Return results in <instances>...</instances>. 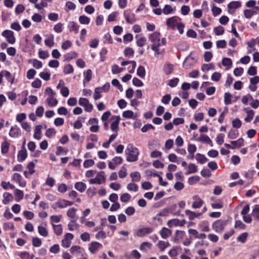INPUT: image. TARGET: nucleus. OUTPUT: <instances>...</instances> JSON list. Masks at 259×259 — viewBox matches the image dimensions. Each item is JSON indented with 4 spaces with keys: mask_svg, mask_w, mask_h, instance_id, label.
Segmentation results:
<instances>
[{
    "mask_svg": "<svg viewBox=\"0 0 259 259\" xmlns=\"http://www.w3.org/2000/svg\"><path fill=\"white\" fill-rule=\"evenodd\" d=\"M40 77L46 81L50 80L51 74L49 72H41L39 74Z\"/></svg>",
    "mask_w": 259,
    "mask_h": 259,
    "instance_id": "nucleus-63",
    "label": "nucleus"
},
{
    "mask_svg": "<svg viewBox=\"0 0 259 259\" xmlns=\"http://www.w3.org/2000/svg\"><path fill=\"white\" fill-rule=\"evenodd\" d=\"M32 20L36 23H39L41 21L42 17L39 14L35 13L31 17Z\"/></svg>",
    "mask_w": 259,
    "mask_h": 259,
    "instance_id": "nucleus-64",
    "label": "nucleus"
},
{
    "mask_svg": "<svg viewBox=\"0 0 259 259\" xmlns=\"http://www.w3.org/2000/svg\"><path fill=\"white\" fill-rule=\"evenodd\" d=\"M84 79L83 81V86L85 87V83L89 82L92 78V71L91 69H88L86 72H84Z\"/></svg>",
    "mask_w": 259,
    "mask_h": 259,
    "instance_id": "nucleus-21",
    "label": "nucleus"
},
{
    "mask_svg": "<svg viewBox=\"0 0 259 259\" xmlns=\"http://www.w3.org/2000/svg\"><path fill=\"white\" fill-rule=\"evenodd\" d=\"M197 171V167L194 163H190L188 165V170L185 173L186 175L195 173Z\"/></svg>",
    "mask_w": 259,
    "mask_h": 259,
    "instance_id": "nucleus-43",
    "label": "nucleus"
},
{
    "mask_svg": "<svg viewBox=\"0 0 259 259\" xmlns=\"http://www.w3.org/2000/svg\"><path fill=\"white\" fill-rule=\"evenodd\" d=\"M153 231V229L151 227H145L141 228L137 231V235L139 237H143L152 233Z\"/></svg>",
    "mask_w": 259,
    "mask_h": 259,
    "instance_id": "nucleus-13",
    "label": "nucleus"
},
{
    "mask_svg": "<svg viewBox=\"0 0 259 259\" xmlns=\"http://www.w3.org/2000/svg\"><path fill=\"white\" fill-rule=\"evenodd\" d=\"M103 39L104 43H107L109 44H112L113 43L112 36L109 33H107L104 35Z\"/></svg>",
    "mask_w": 259,
    "mask_h": 259,
    "instance_id": "nucleus-57",
    "label": "nucleus"
},
{
    "mask_svg": "<svg viewBox=\"0 0 259 259\" xmlns=\"http://www.w3.org/2000/svg\"><path fill=\"white\" fill-rule=\"evenodd\" d=\"M70 252L78 256L84 251V249L79 246H72L70 249Z\"/></svg>",
    "mask_w": 259,
    "mask_h": 259,
    "instance_id": "nucleus-17",
    "label": "nucleus"
},
{
    "mask_svg": "<svg viewBox=\"0 0 259 259\" xmlns=\"http://www.w3.org/2000/svg\"><path fill=\"white\" fill-rule=\"evenodd\" d=\"M3 203L5 205L8 204L13 200V196L10 193L5 192L3 194Z\"/></svg>",
    "mask_w": 259,
    "mask_h": 259,
    "instance_id": "nucleus-24",
    "label": "nucleus"
},
{
    "mask_svg": "<svg viewBox=\"0 0 259 259\" xmlns=\"http://www.w3.org/2000/svg\"><path fill=\"white\" fill-rule=\"evenodd\" d=\"M47 102L50 107H55L58 103L57 99L54 98V96L48 97L47 99Z\"/></svg>",
    "mask_w": 259,
    "mask_h": 259,
    "instance_id": "nucleus-35",
    "label": "nucleus"
},
{
    "mask_svg": "<svg viewBox=\"0 0 259 259\" xmlns=\"http://www.w3.org/2000/svg\"><path fill=\"white\" fill-rule=\"evenodd\" d=\"M78 54L75 52H71L68 53L64 55L65 60L67 61H70L73 59L77 58Z\"/></svg>",
    "mask_w": 259,
    "mask_h": 259,
    "instance_id": "nucleus-47",
    "label": "nucleus"
},
{
    "mask_svg": "<svg viewBox=\"0 0 259 259\" xmlns=\"http://www.w3.org/2000/svg\"><path fill=\"white\" fill-rule=\"evenodd\" d=\"M211 11L212 13V15L213 16L215 17L219 15H220L222 13V10L221 8L217 7V6L213 5Z\"/></svg>",
    "mask_w": 259,
    "mask_h": 259,
    "instance_id": "nucleus-62",
    "label": "nucleus"
},
{
    "mask_svg": "<svg viewBox=\"0 0 259 259\" xmlns=\"http://www.w3.org/2000/svg\"><path fill=\"white\" fill-rule=\"evenodd\" d=\"M41 125H38L35 127L33 137L35 139L40 140L41 139Z\"/></svg>",
    "mask_w": 259,
    "mask_h": 259,
    "instance_id": "nucleus-36",
    "label": "nucleus"
},
{
    "mask_svg": "<svg viewBox=\"0 0 259 259\" xmlns=\"http://www.w3.org/2000/svg\"><path fill=\"white\" fill-rule=\"evenodd\" d=\"M179 19V17L177 16H173L168 18L166 22L167 26L173 30L175 29Z\"/></svg>",
    "mask_w": 259,
    "mask_h": 259,
    "instance_id": "nucleus-11",
    "label": "nucleus"
},
{
    "mask_svg": "<svg viewBox=\"0 0 259 259\" xmlns=\"http://www.w3.org/2000/svg\"><path fill=\"white\" fill-rule=\"evenodd\" d=\"M251 215L255 220L259 221V204L254 206Z\"/></svg>",
    "mask_w": 259,
    "mask_h": 259,
    "instance_id": "nucleus-28",
    "label": "nucleus"
},
{
    "mask_svg": "<svg viewBox=\"0 0 259 259\" xmlns=\"http://www.w3.org/2000/svg\"><path fill=\"white\" fill-rule=\"evenodd\" d=\"M227 224L226 221L218 220L215 221L212 224V229L215 232L222 231Z\"/></svg>",
    "mask_w": 259,
    "mask_h": 259,
    "instance_id": "nucleus-5",
    "label": "nucleus"
},
{
    "mask_svg": "<svg viewBox=\"0 0 259 259\" xmlns=\"http://www.w3.org/2000/svg\"><path fill=\"white\" fill-rule=\"evenodd\" d=\"M186 223V221L183 220L182 221H180L178 219H174L171 220H169L167 222V225L169 227L171 228L173 226H183Z\"/></svg>",
    "mask_w": 259,
    "mask_h": 259,
    "instance_id": "nucleus-12",
    "label": "nucleus"
},
{
    "mask_svg": "<svg viewBox=\"0 0 259 259\" xmlns=\"http://www.w3.org/2000/svg\"><path fill=\"white\" fill-rule=\"evenodd\" d=\"M197 141L202 143H206L213 146L212 141L210 140L209 137L206 135H201L200 137L197 139Z\"/></svg>",
    "mask_w": 259,
    "mask_h": 259,
    "instance_id": "nucleus-19",
    "label": "nucleus"
},
{
    "mask_svg": "<svg viewBox=\"0 0 259 259\" xmlns=\"http://www.w3.org/2000/svg\"><path fill=\"white\" fill-rule=\"evenodd\" d=\"M2 35L6 38L8 43L14 44L15 42L16 38L13 31L10 30H5L2 32Z\"/></svg>",
    "mask_w": 259,
    "mask_h": 259,
    "instance_id": "nucleus-3",
    "label": "nucleus"
},
{
    "mask_svg": "<svg viewBox=\"0 0 259 259\" xmlns=\"http://www.w3.org/2000/svg\"><path fill=\"white\" fill-rule=\"evenodd\" d=\"M20 129L17 126H12L10 132L9 136L11 137H17L20 135Z\"/></svg>",
    "mask_w": 259,
    "mask_h": 259,
    "instance_id": "nucleus-18",
    "label": "nucleus"
},
{
    "mask_svg": "<svg viewBox=\"0 0 259 259\" xmlns=\"http://www.w3.org/2000/svg\"><path fill=\"white\" fill-rule=\"evenodd\" d=\"M102 244L96 241H93L89 244V250L92 253H95L98 249L102 248Z\"/></svg>",
    "mask_w": 259,
    "mask_h": 259,
    "instance_id": "nucleus-9",
    "label": "nucleus"
},
{
    "mask_svg": "<svg viewBox=\"0 0 259 259\" xmlns=\"http://www.w3.org/2000/svg\"><path fill=\"white\" fill-rule=\"evenodd\" d=\"M79 26L74 21H70L68 24V28L70 32L74 31L77 34L79 31Z\"/></svg>",
    "mask_w": 259,
    "mask_h": 259,
    "instance_id": "nucleus-14",
    "label": "nucleus"
},
{
    "mask_svg": "<svg viewBox=\"0 0 259 259\" xmlns=\"http://www.w3.org/2000/svg\"><path fill=\"white\" fill-rule=\"evenodd\" d=\"M123 16L126 22L128 24H133L136 21L135 14L131 10L124 11Z\"/></svg>",
    "mask_w": 259,
    "mask_h": 259,
    "instance_id": "nucleus-4",
    "label": "nucleus"
},
{
    "mask_svg": "<svg viewBox=\"0 0 259 259\" xmlns=\"http://www.w3.org/2000/svg\"><path fill=\"white\" fill-rule=\"evenodd\" d=\"M65 199H60L56 202L52 206L54 209L57 208H63L66 207V202H65Z\"/></svg>",
    "mask_w": 259,
    "mask_h": 259,
    "instance_id": "nucleus-31",
    "label": "nucleus"
},
{
    "mask_svg": "<svg viewBox=\"0 0 259 259\" xmlns=\"http://www.w3.org/2000/svg\"><path fill=\"white\" fill-rule=\"evenodd\" d=\"M67 186L64 183L58 184L57 190L61 193H65L67 191Z\"/></svg>",
    "mask_w": 259,
    "mask_h": 259,
    "instance_id": "nucleus-50",
    "label": "nucleus"
},
{
    "mask_svg": "<svg viewBox=\"0 0 259 259\" xmlns=\"http://www.w3.org/2000/svg\"><path fill=\"white\" fill-rule=\"evenodd\" d=\"M132 181L134 182H138L140 181L141 177L139 172L135 171L130 174Z\"/></svg>",
    "mask_w": 259,
    "mask_h": 259,
    "instance_id": "nucleus-34",
    "label": "nucleus"
},
{
    "mask_svg": "<svg viewBox=\"0 0 259 259\" xmlns=\"http://www.w3.org/2000/svg\"><path fill=\"white\" fill-rule=\"evenodd\" d=\"M231 144L232 145V149L240 148L243 146L244 140L242 138H240L236 141H231Z\"/></svg>",
    "mask_w": 259,
    "mask_h": 259,
    "instance_id": "nucleus-23",
    "label": "nucleus"
},
{
    "mask_svg": "<svg viewBox=\"0 0 259 259\" xmlns=\"http://www.w3.org/2000/svg\"><path fill=\"white\" fill-rule=\"evenodd\" d=\"M241 6V3L240 1H233L230 2L228 5V9H238Z\"/></svg>",
    "mask_w": 259,
    "mask_h": 259,
    "instance_id": "nucleus-29",
    "label": "nucleus"
},
{
    "mask_svg": "<svg viewBox=\"0 0 259 259\" xmlns=\"http://www.w3.org/2000/svg\"><path fill=\"white\" fill-rule=\"evenodd\" d=\"M74 188L79 192L82 193L85 191L87 188V185L82 182H77L75 183Z\"/></svg>",
    "mask_w": 259,
    "mask_h": 259,
    "instance_id": "nucleus-22",
    "label": "nucleus"
},
{
    "mask_svg": "<svg viewBox=\"0 0 259 259\" xmlns=\"http://www.w3.org/2000/svg\"><path fill=\"white\" fill-rule=\"evenodd\" d=\"M78 21L81 24L88 25L90 22V18L85 15H81L79 17Z\"/></svg>",
    "mask_w": 259,
    "mask_h": 259,
    "instance_id": "nucleus-38",
    "label": "nucleus"
},
{
    "mask_svg": "<svg viewBox=\"0 0 259 259\" xmlns=\"http://www.w3.org/2000/svg\"><path fill=\"white\" fill-rule=\"evenodd\" d=\"M196 159L198 162L201 164H203L208 160V159L204 155L200 153L196 154Z\"/></svg>",
    "mask_w": 259,
    "mask_h": 259,
    "instance_id": "nucleus-40",
    "label": "nucleus"
},
{
    "mask_svg": "<svg viewBox=\"0 0 259 259\" xmlns=\"http://www.w3.org/2000/svg\"><path fill=\"white\" fill-rule=\"evenodd\" d=\"M14 194L15 196V200L17 202L19 201L23 198L24 193L22 190L16 189L15 190Z\"/></svg>",
    "mask_w": 259,
    "mask_h": 259,
    "instance_id": "nucleus-33",
    "label": "nucleus"
},
{
    "mask_svg": "<svg viewBox=\"0 0 259 259\" xmlns=\"http://www.w3.org/2000/svg\"><path fill=\"white\" fill-rule=\"evenodd\" d=\"M214 68L215 66L213 63L203 64L201 66V70L202 71H208L210 69H214Z\"/></svg>",
    "mask_w": 259,
    "mask_h": 259,
    "instance_id": "nucleus-48",
    "label": "nucleus"
},
{
    "mask_svg": "<svg viewBox=\"0 0 259 259\" xmlns=\"http://www.w3.org/2000/svg\"><path fill=\"white\" fill-rule=\"evenodd\" d=\"M214 32L217 35H221L224 34L225 32L224 28L222 26H219L214 28Z\"/></svg>",
    "mask_w": 259,
    "mask_h": 259,
    "instance_id": "nucleus-52",
    "label": "nucleus"
},
{
    "mask_svg": "<svg viewBox=\"0 0 259 259\" xmlns=\"http://www.w3.org/2000/svg\"><path fill=\"white\" fill-rule=\"evenodd\" d=\"M61 218H62V215H52L50 217L51 223L52 225L53 226V224H54L55 223H58L60 222V221H61Z\"/></svg>",
    "mask_w": 259,
    "mask_h": 259,
    "instance_id": "nucleus-54",
    "label": "nucleus"
},
{
    "mask_svg": "<svg viewBox=\"0 0 259 259\" xmlns=\"http://www.w3.org/2000/svg\"><path fill=\"white\" fill-rule=\"evenodd\" d=\"M105 181V177L104 176V172L101 171L97 175L95 178L90 180L89 182L91 184H101L102 182H104Z\"/></svg>",
    "mask_w": 259,
    "mask_h": 259,
    "instance_id": "nucleus-7",
    "label": "nucleus"
},
{
    "mask_svg": "<svg viewBox=\"0 0 259 259\" xmlns=\"http://www.w3.org/2000/svg\"><path fill=\"white\" fill-rule=\"evenodd\" d=\"M123 162V159L120 156H115L112 161H109L108 167L110 169H114L116 166L121 164Z\"/></svg>",
    "mask_w": 259,
    "mask_h": 259,
    "instance_id": "nucleus-6",
    "label": "nucleus"
},
{
    "mask_svg": "<svg viewBox=\"0 0 259 259\" xmlns=\"http://www.w3.org/2000/svg\"><path fill=\"white\" fill-rule=\"evenodd\" d=\"M53 228L54 229V231L56 235L59 236L62 234L63 229L62 226L61 224L60 225H55L53 224Z\"/></svg>",
    "mask_w": 259,
    "mask_h": 259,
    "instance_id": "nucleus-39",
    "label": "nucleus"
},
{
    "mask_svg": "<svg viewBox=\"0 0 259 259\" xmlns=\"http://www.w3.org/2000/svg\"><path fill=\"white\" fill-rule=\"evenodd\" d=\"M10 143L7 140H5L1 144V152L3 154H7L9 149Z\"/></svg>",
    "mask_w": 259,
    "mask_h": 259,
    "instance_id": "nucleus-26",
    "label": "nucleus"
},
{
    "mask_svg": "<svg viewBox=\"0 0 259 259\" xmlns=\"http://www.w3.org/2000/svg\"><path fill=\"white\" fill-rule=\"evenodd\" d=\"M244 111L247 113V116L244 118L246 122H250L254 115V112L253 110L249 109L248 108H244Z\"/></svg>",
    "mask_w": 259,
    "mask_h": 259,
    "instance_id": "nucleus-15",
    "label": "nucleus"
},
{
    "mask_svg": "<svg viewBox=\"0 0 259 259\" xmlns=\"http://www.w3.org/2000/svg\"><path fill=\"white\" fill-rule=\"evenodd\" d=\"M211 206L213 209H221L223 207V201L222 199H218L214 203H211Z\"/></svg>",
    "mask_w": 259,
    "mask_h": 259,
    "instance_id": "nucleus-37",
    "label": "nucleus"
},
{
    "mask_svg": "<svg viewBox=\"0 0 259 259\" xmlns=\"http://www.w3.org/2000/svg\"><path fill=\"white\" fill-rule=\"evenodd\" d=\"M37 229L38 232L41 236L44 237H47L48 236V231L46 228L41 226H38Z\"/></svg>",
    "mask_w": 259,
    "mask_h": 259,
    "instance_id": "nucleus-44",
    "label": "nucleus"
},
{
    "mask_svg": "<svg viewBox=\"0 0 259 259\" xmlns=\"http://www.w3.org/2000/svg\"><path fill=\"white\" fill-rule=\"evenodd\" d=\"M163 13L165 15H168L174 13L175 10L170 5H165L162 9Z\"/></svg>",
    "mask_w": 259,
    "mask_h": 259,
    "instance_id": "nucleus-41",
    "label": "nucleus"
},
{
    "mask_svg": "<svg viewBox=\"0 0 259 259\" xmlns=\"http://www.w3.org/2000/svg\"><path fill=\"white\" fill-rule=\"evenodd\" d=\"M137 74L142 78H144L145 76L146 72L144 66H140L137 71Z\"/></svg>",
    "mask_w": 259,
    "mask_h": 259,
    "instance_id": "nucleus-46",
    "label": "nucleus"
},
{
    "mask_svg": "<svg viewBox=\"0 0 259 259\" xmlns=\"http://www.w3.org/2000/svg\"><path fill=\"white\" fill-rule=\"evenodd\" d=\"M25 142L24 141L22 146L21 150L19 151L17 155V160L19 162H23L27 157V151L25 147Z\"/></svg>",
    "mask_w": 259,
    "mask_h": 259,
    "instance_id": "nucleus-8",
    "label": "nucleus"
},
{
    "mask_svg": "<svg viewBox=\"0 0 259 259\" xmlns=\"http://www.w3.org/2000/svg\"><path fill=\"white\" fill-rule=\"evenodd\" d=\"M134 53L135 52L133 49L130 47L125 48L123 52L124 56L128 58L133 57Z\"/></svg>",
    "mask_w": 259,
    "mask_h": 259,
    "instance_id": "nucleus-42",
    "label": "nucleus"
},
{
    "mask_svg": "<svg viewBox=\"0 0 259 259\" xmlns=\"http://www.w3.org/2000/svg\"><path fill=\"white\" fill-rule=\"evenodd\" d=\"M131 196L127 193H124L120 196V199L121 202L126 203L130 201Z\"/></svg>",
    "mask_w": 259,
    "mask_h": 259,
    "instance_id": "nucleus-55",
    "label": "nucleus"
},
{
    "mask_svg": "<svg viewBox=\"0 0 259 259\" xmlns=\"http://www.w3.org/2000/svg\"><path fill=\"white\" fill-rule=\"evenodd\" d=\"M239 135V133L237 131L231 130L229 131L228 137L230 139H234L236 138Z\"/></svg>",
    "mask_w": 259,
    "mask_h": 259,
    "instance_id": "nucleus-56",
    "label": "nucleus"
},
{
    "mask_svg": "<svg viewBox=\"0 0 259 259\" xmlns=\"http://www.w3.org/2000/svg\"><path fill=\"white\" fill-rule=\"evenodd\" d=\"M194 202L192 204V207L194 209L200 208L204 204V201L199 196L195 195L193 197Z\"/></svg>",
    "mask_w": 259,
    "mask_h": 259,
    "instance_id": "nucleus-10",
    "label": "nucleus"
},
{
    "mask_svg": "<svg viewBox=\"0 0 259 259\" xmlns=\"http://www.w3.org/2000/svg\"><path fill=\"white\" fill-rule=\"evenodd\" d=\"M127 189L128 190L134 192H137L139 187L137 184L135 183H130L127 185Z\"/></svg>",
    "mask_w": 259,
    "mask_h": 259,
    "instance_id": "nucleus-51",
    "label": "nucleus"
},
{
    "mask_svg": "<svg viewBox=\"0 0 259 259\" xmlns=\"http://www.w3.org/2000/svg\"><path fill=\"white\" fill-rule=\"evenodd\" d=\"M160 36V33L158 31H154L148 34L149 40L152 43L151 49L154 52L155 56L162 55L165 52L164 49L160 50L159 49L161 46Z\"/></svg>",
    "mask_w": 259,
    "mask_h": 259,
    "instance_id": "nucleus-1",
    "label": "nucleus"
},
{
    "mask_svg": "<svg viewBox=\"0 0 259 259\" xmlns=\"http://www.w3.org/2000/svg\"><path fill=\"white\" fill-rule=\"evenodd\" d=\"M101 91L99 87H97L95 89V94L94 95V99L95 100H97L102 97Z\"/></svg>",
    "mask_w": 259,
    "mask_h": 259,
    "instance_id": "nucleus-60",
    "label": "nucleus"
},
{
    "mask_svg": "<svg viewBox=\"0 0 259 259\" xmlns=\"http://www.w3.org/2000/svg\"><path fill=\"white\" fill-rule=\"evenodd\" d=\"M161 237L163 239H166L171 234V231L170 230L163 227L159 232Z\"/></svg>",
    "mask_w": 259,
    "mask_h": 259,
    "instance_id": "nucleus-25",
    "label": "nucleus"
},
{
    "mask_svg": "<svg viewBox=\"0 0 259 259\" xmlns=\"http://www.w3.org/2000/svg\"><path fill=\"white\" fill-rule=\"evenodd\" d=\"M55 180L53 177L48 176L46 179L45 184L50 186V187H53L55 185Z\"/></svg>",
    "mask_w": 259,
    "mask_h": 259,
    "instance_id": "nucleus-58",
    "label": "nucleus"
},
{
    "mask_svg": "<svg viewBox=\"0 0 259 259\" xmlns=\"http://www.w3.org/2000/svg\"><path fill=\"white\" fill-rule=\"evenodd\" d=\"M122 116L126 118H135L134 112L131 110H126L123 112Z\"/></svg>",
    "mask_w": 259,
    "mask_h": 259,
    "instance_id": "nucleus-61",
    "label": "nucleus"
},
{
    "mask_svg": "<svg viewBox=\"0 0 259 259\" xmlns=\"http://www.w3.org/2000/svg\"><path fill=\"white\" fill-rule=\"evenodd\" d=\"M74 69L72 65L70 64L66 65L64 67L63 73L65 74H68L73 72Z\"/></svg>",
    "mask_w": 259,
    "mask_h": 259,
    "instance_id": "nucleus-45",
    "label": "nucleus"
},
{
    "mask_svg": "<svg viewBox=\"0 0 259 259\" xmlns=\"http://www.w3.org/2000/svg\"><path fill=\"white\" fill-rule=\"evenodd\" d=\"M139 149L132 144H128L125 150L126 159L128 162H135L138 159Z\"/></svg>",
    "mask_w": 259,
    "mask_h": 259,
    "instance_id": "nucleus-2",
    "label": "nucleus"
},
{
    "mask_svg": "<svg viewBox=\"0 0 259 259\" xmlns=\"http://www.w3.org/2000/svg\"><path fill=\"white\" fill-rule=\"evenodd\" d=\"M2 73H3L4 76L6 77L8 81L10 82L11 84L14 83V77L9 71L7 70H3L2 71Z\"/></svg>",
    "mask_w": 259,
    "mask_h": 259,
    "instance_id": "nucleus-30",
    "label": "nucleus"
},
{
    "mask_svg": "<svg viewBox=\"0 0 259 259\" xmlns=\"http://www.w3.org/2000/svg\"><path fill=\"white\" fill-rule=\"evenodd\" d=\"M185 214L188 216V219L190 220H193L195 218L199 217L202 214V213H196L190 210L187 209L185 210Z\"/></svg>",
    "mask_w": 259,
    "mask_h": 259,
    "instance_id": "nucleus-16",
    "label": "nucleus"
},
{
    "mask_svg": "<svg viewBox=\"0 0 259 259\" xmlns=\"http://www.w3.org/2000/svg\"><path fill=\"white\" fill-rule=\"evenodd\" d=\"M185 235V232L184 231L177 230L176 232L175 241L178 242L180 240H182Z\"/></svg>",
    "mask_w": 259,
    "mask_h": 259,
    "instance_id": "nucleus-32",
    "label": "nucleus"
},
{
    "mask_svg": "<svg viewBox=\"0 0 259 259\" xmlns=\"http://www.w3.org/2000/svg\"><path fill=\"white\" fill-rule=\"evenodd\" d=\"M77 209L74 207L69 208L67 212V215L71 219L74 218Z\"/></svg>",
    "mask_w": 259,
    "mask_h": 259,
    "instance_id": "nucleus-59",
    "label": "nucleus"
},
{
    "mask_svg": "<svg viewBox=\"0 0 259 259\" xmlns=\"http://www.w3.org/2000/svg\"><path fill=\"white\" fill-rule=\"evenodd\" d=\"M136 38H137L136 45L139 47L142 48L146 44L147 39L145 37L141 36L138 38V36L136 35Z\"/></svg>",
    "mask_w": 259,
    "mask_h": 259,
    "instance_id": "nucleus-27",
    "label": "nucleus"
},
{
    "mask_svg": "<svg viewBox=\"0 0 259 259\" xmlns=\"http://www.w3.org/2000/svg\"><path fill=\"white\" fill-rule=\"evenodd\" d=\"M116 119L112 122L111 125V129L113 132H117L119 130V123L120 120L119 116H115Z\"/></svg>",
    "mask_w": 259,
    "mask_h": 259,
    "instance_id": "nucleus-20",
    "label": "nucleus"
},
{
    "mask_svg": "<svg viewBox=\"0 0 259 259\" xmlns=\"http://www.w3.org/2000/svg\"><path fill=\"white\" fill-rule=\"evenodd\" d=\"M248 236V234L247 232H244L240 234L237 238V240L238 242L241 243H245Z\"/></svg>",
    "mask_w": 259,
    "mask_h": 259,
    "instance_id": "nucleus-49",
    "label": "nucleus"
},
{
    "mask_svg": "<svg viewBox=\"0 0 259 259\" xmlns=\"http://www.w3.org/2000/svg\"><path fill=\"white\" fill-rule=\"evenodd\" d=\"M232 95L229 93H226L224 95V103L228 105L232 103L231 101Z\"/></svg>",
    "mask_w": 259,
    "mask_h": 259,
    "instance_id": "nucleus-53",
    "label": "nucleus"
}]
</instances>
